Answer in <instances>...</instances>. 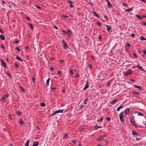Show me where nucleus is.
Returning <instances> with one entry per match:
<instances>
[{
  "label": "nucleus",
  "mask_w": 146,
  "mask_h": 146,
  "mask_svg": "<svg viewBox=\"0 0 146 146\" xmlns=\"http://www.w3.org/2000/svg\"><path fill=\"white\" fill-rule=\"evenodd\" d=\"M130 122L132 125L133 126L135 127L136 128H137L138 127V125L135 123L134 119L133 117H131L130 118ZM139 128L141 127L140 126H139Z\"/></svg>",
  "instance_id": "1"
},
{
  "label": "nucleus",
  "mask_w": 146,
  "mask_h": 146,
  "mask_svg": "<svg viewBox=\"0 0 146 146\" xmlns=\"http://www.w3.org/2000/svg\"><path fill=\"white\" fill-rule=\"evenodd\" d=\"M123 112L122 111L119 114V119L120 121L123 123H124V120L123 119Z\"/></svg>",
  "instance_id": "2"
},
{
  "label": "nucleus",
  "mask_w": 146,
  "mask_h": 146,
  "mask_svg": "<svg viewBox=\"0 0 146 146\" xmlns=\"http://www.w3.org/2000/svg\"><path fill=\"white\" fill-rule=\"evenodd\" d=\"M132 73V71H131V70L130 69H129L127 72L124 73V75L125 76H127L130 75V74H131Z\"/></svg>",
  "instance_id": "3"
},
{
  "label": "nucleus",
  "mask_w": 146,
  "mask_h": 146,
  "mask_svg": "<svg viewBox=\"0 0 146 146\" xmlns=\"http://www.w3.org/2000/svg\"><path fill=\"white\" fill-rule=\"evenodd\" d=\"M63 110H59L58 111H54L52 114L51 115H54L58 113H62L63 112Z\"/></svg>",
  "instance_id": "4"
},
{
  "label": "nucleus",
  "mask_w": 146,
  "mask_h": 146,
  "mask_svg": "<svg viewBox=\"0 0 146 146\" xmlns=\"http://www.w3.org/2000/svg\"><path fill=\"white\" fill-rule=\"evenodd\" d=\"M62 42L63 43V46L64 48L65 49H67L68 48V46L63 40H62Z\"/></svg>",
  "instance_id": "5"
},
{
  "label": "nucleus",
  "mask_w": 146,
  "mask_h": 146,
  "mask_svg": "<svg viewBox=\"0 0 146 146\" xmlns=\"http://www.w3.org/2000/svg\"><path fill=\"white\" fill-rule=\"evenodd\" d=\"M106 27H107V31L108 32H112L111 27V26L106 25Z\"/></svg>",
  "instance_id": "6"
},
{
  "label": "nucleus",
  "mask_w": 146,
  "mask_h": 146,
  "mask_svg": "<svg viewBox=\"0 0 146 146\" xmlns=\"http://www.w3.org/2000/svg\"><path fill=\"white\" fill-rule=\"evenodd\" d=\"M9 95L6 94L3 96V97L1 98V100L3 101L5 100L8 97Z\"/></svg>",
  "instance_id": "7"
},
{
  "label": "nucleus",
  "mask_w": 146,
  "mask_h": 146,
  "mask_svg": "<svg viewBox=\"0 0 146 146\" xmlns=\"http://www.w3.org/2000/svg\"><path fill=\"white\" fill-rule=\"evenodd\" d=\"M1 62L2 64L3 65L4 67L6 68H7V65H6V63L3 61H2V60H1Z\"/></svg>",
  "instance_id": "8"
},
{
  "label": "nucleus",
  "mask_w": 146,
  "mask_h": 146,
  "mask_svg": "<svg viewBox=\"0 0 146 146\" xmlns=\"http://www.w3.org/2000/svg\"><path fill=\"white\" fill-rule=\"evenodd\" d=\"M86 85H85V86L83 88V90H86L88 88V87H89V85H88L89 82H88V81H86Z\"/></svg>",
  "instance_id": "9"
},
{
  "label": "nucleus",
  "mask_w": 146,
  "mask_h": 146,
  "mask_svg": "<svg viewBox=\"0 0 146 146\" xmlns=\"http://www.w3.org/2000/svg\"><path fill=\"white\" fill-rule=\"evenodd\" d=\"M136 67L137 68H138L140 70H141L143 71H144V70L142 66H140L139 65H137L136 66Z\"/></svg>",
  "instance_id": "10"
},
{
  "label": "nucleus",
  "mask_w": 146,
  "mask_h": 146,
  "mask_svg": "<svg viewBox=\"0 0 146 146\" xmlns=\"http://www.w3.org/2000/svg\"><path fill=\"white\" fill-rule=\"evenodd\" d=\"M133 86L135 88H138L139 90L141 91V90H142V88H141V87L139 86H137L136 85H133Z\"/></svg>",
  "instance_id": "11"
},
{
  "label": "nucleus",
  "mask_w": 146,
  "mask_h": 146,
  "mask_svg": "<svg viewBox=\"0 0 146 146\" xmlns=\"http://www.w3.org/2000/svg\"><path fill=\"white\" fill-rule=\"evenodd\" d=\"M133 9V7L130 8L125 9V11L127 12H129L131 11Z\"/></svg>",
  "instance_id": "12"
},
{
  "label": "nucleus",
  "mask_w": 146,
  "mask_h": 146,
  "mask_svg": "<svg viewBox=\"0 0 146 146\" xmlns=\"http://www.w3.org/2000/svg\"><path fill=\"white\" fill-rule=\"evenodd\" d=\"M66 33H67L70 36H71L72 35V33H71V32L70 31L69 29L67 30V32Z\"/></svg>",
  "instance_id": "13"
},
{
  "label": "nucleus",
  "mask_w": 146,
  "mask_h": 146,
  "mask_svg": "<svg viewBox=\"0 0 146 146\" xmlns=\"http://www.w3.org/2000/svg\"><path fill=\"white\" fill-rule=\"evenodd\" d=\"M39 144V143L38 142H35L33 145V146H37Z\"/></svg>",
  "instance_id": "14"
},
{
  "label": "nucleus",
  "mask_w": 146,
  "mask_h": 146,
  "mask_svg": "<svg viewBox=\"0 0 146 146\" xmlns=\"http://www.w3.org/2000/svg\"><path fill=\"white\" fill-rule=\"evenodd\" d=\"M129 111V109L127 108V109H126L125 110V113L126 115L128 113Z\"/></svg>",
  "instance_id": "15"
},
{
  "label": "nucleus",
  "mask_w": 146,
  "mask_h": 146,
  "mask_svg": "<svg viewBox=\"0 0 146 146\" xmlns=\"http://www.w3.org/2000/svg\"><path fill=\"white\" fill-rule=\"evenodd\" d=\"M50 78H48L46 81V85L47 86H48L49 84V82L50 81Z\"/></svg>",
  "instance_id": "16"
},
{
  "label": "nucleus",
  "mask_w": 146,
  "mask_h": 146,
  "mask_svg": "<svg viewBox=\"0 0 146 146\" xmlns=\"http://www.w3.org/2000/svg\"><path fill=\"white\" fill-rule=\"evenodd\" d=\"M117 101V99H115L114 100H112V101L111 102V104H113Z\"/></svg>",
  "instance_id": "17"
},
{
  "label": "nucleus",
  "mask_w": 146,
  "mask_h": 146,
  "mask_svg": "<svg viewBox=\"0 0 146 146\" xmlns=\"http://www.w3.org/2000/svg\"><path fill=\"white\" fill-rule=\"evenodd\" d=\"M139 39L143 40H146V39L142 36H141L140 37Z\"/></svg>",
  "instance_id": "18"
},
{
  "label": "nucleus",
  "mask_w": 146,
  "mask_h": 146,
  "mask_svg": "<svg viewBox=\"0 0 146 146\" xmlns=\"http://www.w3.org/2000/svg\"><path fill=\"white\" fill-rule=\"evenodd\" d=\"M102 127V126H98L97 125H96L94 126V128H95L94 129H97L98 128H100Z\"/></svg>",
  "instance_id": "19"
},
{
  "label": "nucleus",
  "mask_w": 146,
  "mask_h": 146,
  "mask_svg": "<svg viewBox=\"0 0 146 146\" xmlns=\"http://www.w3.org/2000/svg\"><path fill=\"white\" fill-rule=\"evenodd\" d=\"M0 38L1 40H4L5 39L4 36L2 35H0Z\"/></svg>",
  "instance_id": "20"
},
{
  "label": "nucleus",
  "mask_w": 146,
  "mask_h": 146,
  "mask_svg": "<svg viewBox=\"0 0 146 146\" xmlns=\"http://www.w3.org/2000/svg\"><path fill=\"white\" fill-rule=\"evenodd\" d=\"M92 13L94 14V15L96 17H97L98 18H99V16H98V15H97V14L96 12H95L94 11H93L92 12Z\"/></svg>",
  "instance_id": "21"
},
{
  "label": "nucleus",
  "mask_w": 146,
  "mask_h": 146,
  "mask_svg": "<svg viewBox=\"0 0 146 146\" xmlns=\"http://www.w3.org/2000/svg\"><path fill=\"white\" fill-rule=\"evenodd\" d=\"M123 108V106H120L119 107H118L117 109V111H119L120 109L122 108Z\"/></svg>",
  "instance_id": "22"
},
{
  "label": "nucleus",
  "mask_w": 146,
  "mask_h": 146,
  "mask_svg": "<svg viewBox=\"0 0 146 146\" xmlns=\"http://www.w3.org/2000/svg\"><path fill=\"white\" fill-rule=\"evenodd\" d=\"M132 134L134 135H138L137 133L135 131H133L132 132Z\"/></svg>",
  "instance_id": "23"
},
{
  "label": "nucleus",
  "mask_w": 146,
  "mask_h": 146,
  "mask_svg": "<svg viewBox=\"0 0 146 146\" xmlns=\"http://www.w3.org/2000/svg\"><path fill=\"white\" fill-rule=\"evenodd\" d=\"M19 124L21 125H22L24 123L23 122L22 119H21V120L19 121Z\"/></svg>",
  "instance_id": "24"
},
{
  "label": "nucleus",
  "mask_w": 146,
  "mask_h": 146,
  "mask_svg": "<svg viewBox=\"0 0 146 146\" xmlns=\"http://www.w3.org/2000/svg\"><path fill=\"white\" fill-rule=\"evenodd\" d=\"M16 59L22 62V60L20 58H19L18 56H17L16 57Z\"/></svg>",
  "instance_id": "25"
},
{
  "label": "nucleus",
  "mask_w": 146,
  "mask_h": 146,
  "mask_svg": "<svg viewBox=\"0 0 146 146\" xmlns=\"http://www.w3.org/2000/svg\"><path fill=\"white\" fill-rule=\"evenodd\" d=\"M29 27L32 30L33 29V25L31 23H29Z\"/></svg>",
  "instance_id": "26"
},
{
  "label": "nucleus",
  "mask_w": 146,
  "mask_h": 146,
  "mask_svg": "<svg viewBox=\"0 0 146 146\" xmlns=\"http://www.w3.org/2000/svg\"><path fill=\"white\" fill-rule=\"evenodd\" d=\"M137 113H138V115L139 116H143L144 115L143 114L141 113L140 112H137Z\"/></svg>",
  "instance_id": "27"
},
{
  "label": "nucleus",
  "mask_w": 146,
  "mask_h": 146,
  "mask_svg": "<svg viewBox=\"0 0 146 146\" xmlns=\"http://www.w3.org/2000/svg\"><path fill=\"white\" fill-rule=\"evenodd\" d=\"M136 17H137L138 18L141 19H143L142 17H141L140 15H136Z\"/></svg>",
  "instance_id": "28"
},
{
  "label": "nucleus",
  "mask_w": 146,
  "mask_h": 146,
  "mask_svg": "<svg viewBox=\"0 0 146 146\" xmlns=\"http://www.w3.org/2000/svg\"><path fill=\"white\" fill-rule=\"evenodd\" d=\"M108 5L109 7H112V6L111 5V4L110 2H108Z\"/></svg>",
  "instance_id": "29"
},
{
  "label": "nucleus",
  "mask_w": 146,
  "mask_h": 146,
  "mask_svg": "<svg viewBox=\"0 0 146 146\" xmlns=\"http://www.w3.org/2000/svg\"><path fill=\"white\" fill-rule=\"evenodd\" d=\"M123 5L124 6H125L127 8L128 7V5H127V4H126L125 3H123Z\"/></svg>",
  "instance_id": "30"
},
{
  "label": "nucleus",
  "mask_w": 146,
  "mask_h": 146,
  "mask_svg": "<svg viewBox=\"0 0 146 146\" xmlns=\"http://www.w3.org/2000/svg\"><path fill=\"white\" fill-rule=\"evenodd\" d=\"M40 105L41 107H44L45 106V104L44 103H41L40 104Z\"/></svg>",
  "instance_id": "31"
},
{
  "label": "nucleus",
  "mask_w": 146,
  "mask_h": 146,
  "mask_svg": "<svg viewBox=\"0 0 146 146\" xmlns=\"http://www.w3.org/2000/svg\"><path fill=\"white\" fill-rule=\"evenodd\" d=\"M89 101L87 99H86L85 100H84V104H87V103H86V102H88Z\"/></svg>",
  "instance_id": "32"
},
{
  "label": "nucleus",
  "mask_w": 146,
  "mask_h": 146,
  "mask_svg": "<svg viewBox=\"0 0 146 146\" xmlns=\"http://www.w3.org/2000/svg\"><path fill=\"white\" fill-rule=\"evenodd\" d=\"M101 140H102V139L101 138V137H100V138H98L97 139V141H100Z\"/></svg>",
  "instance_id": "33"
},
{
  "label": "nucleus",
  "mask_w": 146,
  "mask_h": 146,
  "mask_svg": "<svg viewBox=\"0 0 146 146\" xmlns=\"http://www.w3.org/2000/svg\"><path fill=\"white\" fill-rule=\"evenodd\" d=\"M57 74L60 76L61 75V72L60 71L58 72Z\"/></svg>",
  "instance_id": "34"
},
{
  "label": "nucleus",
  "mask_w": 146,
  "mask_h": 146,
  "mask_svg": "<svg viewBox=\"0 0 146 146\" xmlns=\"http://www.w3.org/2000/svg\"><path fill=\"white\" fill-rule=\"evenodd\" d=\"M16 49L18 51H20L21 50L19 48V47H16Z\"/></svg>",
  "instance_id": "35"
},
{
  "label": "nucleus",
  "mask_w": 146,
  "mask_h": 146,
  "mask_svg": "<svg viewBox=\"0 0 146 146\" xmlns=\"http://www.w3.org/2000/svg\"><path fill=\"white\" fill-rule=\"evenodd\" d=\"M29 140H27L25 145H29Z\"/></svg>",
  "instance_id": "36"
},
{
  "label": "nucleus",
  "mask_w": 146,
  "mask_h": 146,
  "mask_svg": "<svg viewBox=\"0 0 146 146\" xmlns=\"http://www.w3.org/2000/svg\"><path fill=\"white\" fill-rule=\"evenodd\" d=\"M145 121H143V124L144 125H146V118H145Z\"/></svg>",
  "instance_id": "37"
},
{
  "label": "nucleus",
  "mask_w": 146,
  "mask_h": 146,
  "mask_svg": "<svg viewBox=\"0 0 146 146\" xmlns=\"http://www.w3.org/2000/svg\"><path fill=\"white\" fill-rule=\"evenodd\" d=\"M7 75L8 76H9L10 78H11V77L10 74H9V73L8 72H7Z\"/></svg>",
  "instance_id": "38"
},
{
  "label": "nucleus",
  "mask_w": 146,
  "mask_h": 146,
  "mask_svg": "<svg viewBox=\"0 0 146 146\" xmlns=\"http://www.w3.org/2000/svg\"><path fill=\"white\" fill-rule=\"evenodd\" d=\"M106 120H108L109 121H110V120L111 119H110V118L109 117H106Z\"/></svg>",
  "instance_id": "39"
},
{
  "label": "nucleus",
  "mask_w": 146,
  "mask_h": 146,
  "mask_svg": "<svg viewBox=\"0 0 146 146\" xmlns=\"http://www.w3.org/2000/svg\"><path fill=\"white\" fill-rule=\"evenodd\" d=\"M9 119H12V115H9Z\"/></svg>",
  "instance_id": "40"
},
{
  "label": "nucleus",
  "mask_w": 146,
  "mask_h": 146,
  "mask_svg": "<svg viewBox=\"0 0 146 146\" xmlns=\"http://www.w3.org/2000/svg\"><path fill=\"white\" fill-rule=\"evenodd\" d=\"M126 45L128 47H130L131 46V45L128 43H126Z\"/></svg>",
  "instance_id": "41"
},
{
  "label": "nucleus",
  "mask_w": 146,
  "mask_h": 146,
  "mask_svg": "<svg viewBox=\"0 0 146 146\" xmlns=\"http://www.w3.org/2000/svg\"><path fill=\"white\" fill-rule=\"evenodd\" d=\"M106 135H102V136H101V138L102 139L104 137H106Z\"/></svg>",
  "instance_id": "42"
},
{
  "label": "nucleus",
  "mask_w": 146,
  "mask_h": 146,
  "mask_svg": "<svg viewBox=\"0 0 146 146\" xmlns=\"http://www.w3.org/2000/svg\"><path fill=\"white\" fill-rule=\"evenodd\" d=\"M70 72L71 74H73V71L72 70H70Z\"/></svg>",
  "instance_id": "43"
},
{
  "label": "nucleus",
  "mask_w": 146,
  "mask_h": 146,
  "mask_svg": "<svg viewBox=\"0 0 146 146\" xmlns=\"http://www.w3.org/2000/svg\"><path fill=\"white\" fill-rule=\"evenodd\" d=\"M133 93L134 94H137V95H139L140 94L138 92H134Z\"/></svg>",
  "instance_id": "44"
},
{
  "label": "nucleus",
  "mask_w": 146,
  "mask_h": 146,
  "mask_svg": "<svg viewBox=\"0 0 146 146\" xmlns=\"http://www.w3.org/2000/svg\"><path fill=\"white\" fill-rule=\"evenodd\" d=\"M131 36L132 37H135V35L133 34H132L131 35Z\"/></svg>",
  "instance_id": "45"
},
{
  "label": "nucleus",
  "mask_w": 146,
  "mask_h": 146,
  "mask_svg": "<svg viewBox=\"0 0 146 146\" xmlns=\"http://www.w3.org/2000/svg\"><path fill=\"white\" fill-rule=\"evenodd\" d=\"M76 141L75 140H73L72 141V143H73V144H75L76 143Z\"/></svg>",
  "instance_id": "46"
},
{
  "label": "nucleus",
  "mask_w": 146,
  "mask_h": 146,
  "mask_svg": "<svg viewBox=\"0 0 146 146\" xmlns=\"http://www.w3.org/2000/svg\"><path fill=\"white\" fill-rule=\"evenodd\" d=\"M36 7H37V8H38V9H39V10L40 9H41V8L40 7V6H36Z\"/></svg>",
  "instance_id": "47"
},
{
  "label": "nucleus",
  "mask_w": 146,
  "mask_h": 146,
  "mask_svg": "<svg viewBox=\"0 0 146 146\" xmlns=\"http://www.w3.org/2000/svg\"><path fill=\"white\" fill-rule=\"evenodd\" d=\"M50 69L51 71H52L54 70V68L52 67H51Z\"/></svg>",
  "instance_id": "48"
},
{
  "label": "nucleus",
  "mask_w": 146,
  "mask_h": 146,
  "mask_svg": "<svg viewBox=\"0 0 146 146\" xmlns=\"http://www.w3.org/2000/svg\"><path fill=\"white\" fill-rule=\"evenodd\" d=\"M104 18L107 20V21H108V19L107 17V16L106 15H105L104 16Z\"/></svg>",
  "instance_id": "49"
},
{
  "label": "nucleus",
  "mask_w": 146,
  "mask_h": 146,
  "mask_svg": "<svg viewBox=\"0 0 146 146\" xmlns=\"http://www.w3.org/2000/svg\"><path fill=\"white\" fill-rule=\"evenodd\" d=\"M56 89V88H54V87H51V90H54L55 89Z\"/></svg>",
  "instance_id": "50"
},
{
  "label": "nucleus",
  "mask_w": 146,
  "mask_h": 146,
  "mask_svg": "<svg viewBox=\"0 0 146 146\" xmlns=\"http://www.w3.org/2000/svg\"><path fill=\"white\" fill-rule=\"evenodd\" d=\"M1 46V48H2L3 49H5V47L3 45H1L0 46Z\"/></svg>",
  "instance_id": "51"
},
{
  "label": "nucleus",
  "mask_w": 146,
  "mask_h": 146,
  "mask_svg": "<svg viewBox=\"0 0 146 146\" xmlns=\"http://www.w3.org/2000/svg\"><path fill=\"white\" fill-rule=\"evenodd\" d=\"M67 2L69 3V4H72V2L71 1H67Z\"/></svg>",
  "instance_id": "52"
},
{
  "label": "nucleus",
  "mask_w": 146,
  "mask_h": 146,
  "mask_svg": "<svg viewBox=\"0 0 146 146\" xmlns=\"http://www.w3.org/2000/svg\"><path fill=\"white\" fill-rule=\"evenodd\" d=\"M143 54H146V51L145 50H143Z\"/></svg>",
  "instance_id": "53"
},
{
  "label": "nucleus",
  "mask_w": 146,
  "mask_h": 146,
  "mask_svg": "<svg viewBox=\"0 0 146 146\" xmlns=\"http://www.w3.org/2000/svg\"><path fill=\"white\" fill-rule=\"evenodd\" d=\"M60 63H64V61L62 60H60Z\"/></svg>",
  "instance_id": "54"
},
{
  "label": "nucleus",
  "mask_w": 146,
  "mask_h": 146,
  "mask_svg": "<svg viewBox=\"0 0 146 146\" xmlns=\"http://www.w3.org/2000/svg\"><path fill=\"white\" fill-rule=\"evenodd\" d=\"M0 32H1L2 34H3V31L1 28H0Z\"/></svg>",
  "instance_id": "55"
},
{
  "label": "nucleus",
  "mask_w": 146,
  "mask_h": 146,
  "mask_svg": "<svg viewBox=\"0 0 146 146\" xmlns=\"http://www.w3.org/2000/svg\"><path fill=\"white\" fill-rule=\"evenodd\" d=\"M68 137V135L67 134H66L64 135V138H66Z\"/></svg>",
  "instance_id": "56"
},
{
  "label": "nucleus",
  "mask_w": 146,
  "mask_h": 146,
  "mask_svg": "<svg viewBox=\"0 0 146 146\" xmlns=\"http://www.w3.org/2000/svg\"><path fill=\"white\" fill-rule=\"evenodd\" d=\"M15 67L17 68H18L19 66L17 64H15Z\"/></svg>",
  "instance_id": "57"
},
{
  "label": "nucleus",
  "mask_w": 146,
  "mask_h": 146,
  "mask_svg": "<svg viewBox=\"0 0 146 146\" xmlns=\"http://www.w3.org/2000/svg\"><path fill=\"white\" fill-rule=\"evenodd\" d=\"M19 42V41L18 40H16L14 42L15 43H18Z\"/></svg>",
  "instance_id": "58"
},
{
  "label": "nucleus",
  "mask_w": 146,
  "mask_h": 146,
  "mask_svg": "<svg viewBox=\"0 0 146 146\" xmlns=\"http://www.w3.org/2000/svg\"><path fill=\"white\" fill-rule=\"evenodd\" d=\"M88 66L90 68H91L92 67V65L90 64H89L88 65Z\"/></svg>",
  "instance_id": "59"
},
{
  "label": "nucleus",
  "mask_w": 146,
  "mask_h": 146,
  "mask_svg": "<svg viewBox=\"0 0 146 146\" xmlns=\"http://www.w3.org/2000/svg\"><path fill=\"white\" fill-rule=\"evenodd\" d=\"M26 18L28 20H30V18L28 17H26Z\"/></svg>",
  "instance_id": "60"
},
{
  "label": "nucleus",
  "mask_w": 146,
  "mask_h": 146,
  "mask_svg": "<svg viewBox=\"0 0 146 146\" xmlns=\"http://www.w3.org/2000/svg\"><path fill=\"white\" fill-rule=\"evenodd\" d=\"M17 112L19 114H21V113L19 111H17Z\"/></svg>",
  "instance_id": "61"
},
{
  "label": "nucleus",
  "mask_w": 146,
  "mask_h": 146,
  "mask_svg": "<svg viewBox=\"0 0 146 146\" xmlns=\"http://www.w3.org/2000/svg\"><path fill=\"white\" fill-rule=\"evenodd\" d=\"M62 31L63 33H64V34H66V32L65 31Z\"/></svg>",
  "instance_id": "62"
},
{
  "label": "nucleus",
  "mask_w": 146,
  "mask_h": 146,
  "mask_svg": "<svg viewBox=\"0 0 146 146\" xmlns=\"http://www.w3.org/2000/svg\"><path fill=\"white\" fill-rule=\"evenodd\" d=\"M70 6L71 8L73 7V6L72 4H70Z\"/></svg>",
  "instance_id": "63"
},
{
  "label": "nucleus",
  "mask_w": 146,
  "mask_h": 146,
  "mask_svg": "<svg viewBox=\"0 0 146 146\" xmlns=\"http://www.w3.org/2000/svg\"><path fill=\"white\" fill-rule=\"evenodd\" d=\"M54 28L56 29H58V27H56V26H54Z\"/></svg>",
  "instance_id": "64"
}]
</instances>
